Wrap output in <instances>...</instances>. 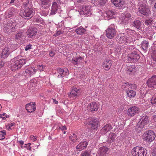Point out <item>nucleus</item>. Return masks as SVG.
Masks as SVG:
<instances>
[{"mask_svg": "<svg viewBox=\"0 0 156 156\" xmlns=\"http://www.w3.org/2000/svg\"><path fill=\"white\" fill-rule=\"evenodd\" d=\"M26 63L25 59H19L17 57H15L12 60L11 69L13 71L20 69Z\"/></svg>", "mask_w": 156, "mask_h": 156, "instance_id": "f257e3e1", "label": "nucleus"}, {"mask_svg": "<svg viewBox=\"0 0 156 156\" xmlns=\"http://www.w3.org/2000/svg\"><path fill=\"white\" fill-rule=\"evenodd\" d=\"M84 123L87 125L91 130H97L98 127L99 121L96 118H90L87 119Z\"/></svg>", "mask_w": 156, "mask_h": 156, "instance_id": "f03ea898", "label": "nucleus"}, {"mask_svg": "<svg viewBox=\"0 0 156 156\" xmlns=\"http://www.w3.org/2000/svg\"><path fill=\"white\" fill-rule=\"evenodd\" d=\"M116 41L122 44H129L133 42V38L129 36H127L124 34H119L117 37Z\"/></svg>", "mask_w": 156, "mask_h": 156, "instance_id": "7ed1b4c3", "label": "nucleus"}, {"mask_svg": "<svg viewBox=\"0 0 156 156\" xmlns=\"http://www.w3.org/2000/svg\"><path fill=\"white\" fill-rule=\"evenodd\" d=\"M33 9L25 6L24 9L20 12V16L23 18L29 19L33 16Z\"/></svg>", "mask_w": 156, "mask_h": 156, "instance_id": "20e7f679", "label": "nucleus"}, {"mask_svg": "<svg viewBox=\"0 0 156 156\" xmlns=\"http://www.w3.org/2000/svg\"><path fill=\"white\" fill-rule=\"evenodd\" d=\"M147 153L145 149L139 147H134L132 151L133 156H145Z\"/></svg>", "mask_w": 156, "mask_h": 156, "instance_id": "39448f33", "label": "nucleus"}, {"mask_svg": "<svg viewBox=\"0 0 156 156\" xmlns=\"http://www.w3.org/2000/svg\"><path fill=\"white\" fill-rule=\"evenodd\" d=\"M116 32L115 25L113 24H111L106 30V36L109 38L112 39L115 35Z\"/></svg>", "mask_w": 156, "mask_h": 156, "instance_id": "423d86ee", "label": "nucleus"}, {"mask_svg": "<svg viewBox=\"0 0 156 156\" xmlns=\"http://www.w3.org/2000/svg\"><path fill=\"white\" fill-rule=\"evenodd\" d=\"M155 137L154 132L151 130H149L143 135V139L147 142H151L154 140Z\"/></svg>", "mask_w": 156, "mask_h": 156, "instance_id": "0eeeda50", "label": "nucleus"}, {"mask_svg": "<svg viewBox=\"0 0 156 156\" xmlns=\"http://www.w3.org/2000/svg\"><path fill=\"white\" fill-rule=\"evenodd\" d=\"M140 58V56L136 51L133 52L128 54L126 57V59L128 62H135L138 61Z\"/></svg>", "mask_w": 156, "mask_h": 156, "instance_id": "6e6552de", "label": "nucleus"}, {"mask_svg": "<svg viewBox=\"0 0 156 156\" xmlns=\"http://www.w3.org/2000/svg\"><path fill=\"white\" fill-rule=\"evenodd\" d=\"M90 6L87 5L82 6L81 9L79 11L80 15H85L86 16H90L91 14Z\"/></svg>", "mask_w": 156, "mask_h": 156, "instance_id": "1a4fd4ad", "label": "nucleus"}, {"mask_svg": "<svg viewBox=\"0 0 156 156\" xmlns=\"http://www.w3.org/2000/svg\"><path fill=\"white\" fill-rule=\"evenodd\" d=\"M149 122L148 117L147 116H143L140 119L137 124V127L139 131L144 128L147 124Z\"/></svg>", "mask_w": 156, "mask_h": 156, "instance_id": "9d476101", "label": "nucleus"}, {"mask_svg": "<svg viewBox=\"0 0 156 156\" xmlns=\"http://www.w3.org/2000/svg\"><path fill=\"white\" fill-rule=\"evenodd\" d=\"M81 90L78 88L73 87L71 90L69 96L72 100H75L80 94Z\"/></svg>", "mask_w": 156, "mask_h": 156, "instance_id": "9b49d317", "label": "nucleus"}, {"mask_svg": "<svg viewBox=\"0 0 156 156\" xmlns=\"http://www.w3.org/2000/svg\"><path fill=\"white\" fill-rule=\"evenodd\" d=\"M99 13L101 14V16L105 20H108L114 17V12L112 11H108L103 12L101 11H99Z\"/></svg>", "mask_w": 156, "mask_h": 156, "instance_id": "f8f14e48", "label": "nucleus"}, {"mask_svg": "<svg viewBox=\"0 0 156 156\" xmlns=\"http://www.w3.org/2000/svg\"><path fill=\"white\" fill-rule=\"evenodd\" d=\"M139 4L140 6L138 8V11L141 14L144 15H147L149 13L150 10L146 7L145 4H142L141 3H140Z\"/></svg>", "mask_w": 156, "mask_h": 156, "instance_id": "ddd939ff", "label": "nucleus"}, {"mask_svg": "<svg viewBox=\"0 0 156 156\" xmlns=\"http://www.w3.org/2000/svg\"><path fill=\"white\" fill-rule=\"evenodd\" d=\"M140 111V109L138 107L134 106L129 108L128 109L127 114L128 116L132 117L135 114L138 113Z\"/></svg>", "mask_w": 156, "mask_h": 156, "instance_id": "4468645a", "label": "nucleus"}, {"mask_svg": "<svg viewBox=\"0 0 156 156\" xmlns=\"http://www.w3.org/2000/svg\"><path fill=\"white\" fill-rule=\"evenodd\" d=\"M120 19L122 20V23L127 25L132 20L131 15L129 13H125L122 17H121Z\"/></svg>", "mask_w": 156, "mask_h": 156, "instance_id": "2eb2a0df", "label": "nucleus"}, {"mask_svg": "<svg viewBox=\"0 0 156 156\" xmlns=\"http://www.w3.org/2000/svg\"><path fill=\"white\" fill-rule=\"evenodd\" d=\"M147 83L150 87H155L156 86V75L153 76L148 79Z\"/></svg>", "mask_w": 156, "mask_h": 156, "instance_id": "dca6fc26", "label": "nucleus"}, {"mask_svg": "<svg viewBox=\"0 0 156 156\" xmlns=\"http://www.w3.org/2000/svg\"><path fill=\"white\" fill-rule=\"evenodd\" d=\"M57 72L59 73L58 75V78H62L68 75L69 72L68 70L66 68L63 69L60 68L57 69Z\"/></svg>", "mask_w": 156, "mask_h": 156, "instance_id": "f3484780", "label": "nucleus"}, {"mask_svg": "<svg viewBox=\"0 0 156 156\" xmlns=\"http://www.w3.org/2000/svg\"><path fill=\"white\" fill-rule=\"evenodd\" d=\"M37 29L36 28H30L27 32V34L29 38H31L36 34Z\"/></svg>", "mask_w": 156, "mask_h": 156, "instance_id": "a211bd4d", "label": "nucleus"}, {"mask_svg": "<svg viewBox=\"0 0 156 156\" xmlns=\"http://www.w3.org/2000/svg\"><path fill=\"white\" fill-rule=\"evenodd\" d=\"M51 0H40L39 3L44 9L49 7L51 5Z\"/></svg>", "mask_w": 156, "mask_h": 156, "instance_id": "6ab92c4d", "label": "nucleus"}, {"mask_svg": "<svg viewBox=\"0 0 156 156\" xmlns=\"http://www.w3.org/2000/svg\"><path fill=\"white\" fill-rule=\"evenodd\" d=\"M15 10L14 9L12 8L8 9L5 12L4 15L5 17L6 18L11 17L16 14Z\"/></svg>", "mask_w": 156, "mask_h": 156, "instance_id": "aec40b11", "label": "nucleus"}, {"mask_svg": "<svg viewBox=\"0 0 156 156\" xmlns=\"http://www.w3.org/2000/svg\"><path fill=\"white\" fill-rule=\"evenodd\" d=\"M99 107V105L97 103L93 102L88 105V108L91 112H94L97 111Z\"/></svg>", "mask_w": 156, "mask_h": 156, "instance_id": "412c9836", "label": "nucleus"}, {"mask_svg": "<svg viewBox=\"0 0 156 156\" xmlns=\"http://www.w3.org/2000/svg\"><path fill=\"white\" fill-rule=\"evenodd\" d=\"M26 108L29 112H32L36 109L35 105L32 102L27 104L26 105Z\"/></svg>", "mask_w": 156, "mask_h": 156, "instance_id": "4be33fe9", "label": "nucleus"}, {"mask_svg": "<svg viewBox=\"0 0 156 156\" xmlns=\"http://www.w3.org/2000/svg\"><path fill=\"white\" fill-rule=\"evenodd\" d=\"M37 70L32 67H29L26 69L24 74L26 76H30L34 74L36 72Z\"/></svg>", "mask_w": 156, "mask_h": 156, "instance_id": "5701e85b", "label": "nucleus"}, {"mask_svg": "<svg viewBox=\"0 0 156 156\" xmlns=\"http://www.w3.org/2000/svg\"><path fill=\"white\" fill-rule=\"evenodd\" d=\"M112 65V61L107 59H105L103 64V67L105 70L109 69L110 68Z\"/></svg>", "mask_w": 156, "mask_h": 156, "instance_id": "b1692460", "label": "nucleus"}, {"mask_svg": "<svg viewBox=\"0 0 156 156\" xmlns=\"http://www.w3.org/2000/svg\"><path fill=\"white\" fill-rule=\"evenodd\" d=\"M83 61V58L80 56L73 57L72 60V62L73 64L77 65L81 63Z\"/></svg>", "mask_w": 156, "mask_h": 156, "instance_id": "393cba45", "label": "nucleus"}, {"mask_svg": "<svg viewBox=\"0 0 156 156\" xmlns=\"http://www.w3.org/2000/svg\"><path fill=\"white\" fill-rule=\"evenodd\" d=\"M123 87L127 91L130 89H134L137 87V85L135 84H132L129 83H126L123 85Z\"/></svg>", "mask_w": 156, "mask_h": 156, "instance_id": "a878e982", "label": "nucleus"}, {"mask_svg": "<svg viewBox=\"0 0 156 156\" xmlns=\"http://www.w3.org/2000/svg\"><path fill=\"white\" fill-rule=\"evenodd\" d=\"M88 145V142L86 141L81 142L76 147V149L78 151H80L86 148Z\"/></svg>", "mask_w": 156, "mask_h": 156, "instance_id": "bb28decb", "label": "nucleus"}, {"mask_svg": "<svg viewBox=\"0 0 156 156\" xmlns=\"http://www.w3.org/2000/svg\"><path fill=\"white\" fill-rule=\"evenodd\" d=\"M108 150V148L105 147H101L99 150L100 156H107V152Z\"/></svg>", "mask_w": 156, "mask_h": 156, "instance_id": "cd10ccee", "label": "nucleus"}, {"mask_svg": "<svg viewBox=\"0 0 156 156\" xmlns=\"http://www.w3.org/2000/svg\"><path fill=\"white\" fill-rule=\"evenodd\" d=\"M112 128V126L110 124H107L102 127L101 130V133L103 134H105Z\"/></svg>", "mask_w": 156, "mask_h": 156, "instance_id": "c85d7f7f", "label": "nucleus"}, {"mask_svg": "<svg viewBox=\"0 0 156 156\" xmlns=\"http://www.w3.org/2000/svg\"><path fill=\"white\" fill-rule=\"evenodd\" d=\"M10 53L9 49L5 47L2 50V53L1 57L3 58H7Z\"/></svg>", "mask_w": 156, "mask_h": 156, "instance_id": "c756f323", "label": "nucleus"}, {"mask_svg": "<svg viewBox=\"0 0 156 156\" xmlns=\"http://www.w3.org/2000/svg\"><path fill=\"white\" fill-rule=\"evenodd\" d=\"M114 5L117 7H122L124 3V0H111Z\"/></svg>", "mask_w": 156, "mask_h": 156, "instance_id": "7c9ffc66", "label": "nucleus"}, {"mask_svg": "<svg viewBox=\"0 0 156 156\" xmlns=\"http://www.w3.org/2000/svg\"><path fill=\"white\" fill-rule=\"evenodd\" d=\"M58 10V7L57 6V4L56 2H54L52 4L51 10V12L50 13V15L55 14Z\"/></svg>", "mask_w": 156, "mask_h": 156, "instance_id": "2f4dec72", "label": "nucleus"}, {"mask_svg": "<svg viewBox=\"0 0 156 156\" xmlns=\"http://www.w3.org/2000/svg\"><path fill=\"white\" fill-rule=\"evenodd\" d=\"M24 32L21 30L17 32L15 35V39L17 40H20L24 37Z\"/></svg>", "mask_w": 156, "mask_h": 156, "instance_id": "473e14b6", "label": "nucleus"}, {"mask_svg": "<svg viewBox=\"0 0 156 156\" xmlns=\"http://www.w3.org/2000/svg\"><path fill=\"white\" fill-rule=\"evenodd\" d=\"M152 53V57L154 60L156 61V41L154 42L151 47Z\"/></svg>", "mask_w": 156, "mask_h": 156, "instance_id": "72a5a7b5", "label": "nucleus"}, {"mask_svg": "<svg viewBox=\"0 0 156 156\" xmlns=\"http://www.w3.org/2000/svg\"><path fill=\"white\" fill-rule=\"evenodd\" d=\"M85 30L82 27H80L76 29L75 32L78 34L82 35L85 32Z\"/></svg>", "mask_w": 156, "mask_h": 156, "instance_id": "f704fd0d", "label": "nucleus"}, {"mask_svg": "<svg viewBox=\"0 0 156 156\" xmlns=\"http://www.w3.org/2000/svg\"><path fill=\"white\" fill-rule=\"evenodd\" d=\"M132 25L134 27L138 29L141 26V23L139 20H135L133 21Z\"/></svg>", "mask_w": 156, "mask_h": 156, "instance_id": "c9c22d12", "label": "nucleus"}, {"mask_svg": "<svg viewBox=\"0 0 156 156\" xmlns=\"http://www.w3.org/2000/svg\"><path fill=\"white\" fill-rule=\"evenodd\" d=\"M115 137V133H111L108 136V141L109 142L111 143L113 142Z\"/></svg>", "mask_w": 156, "mask_h": 156, "instance_id": "e433bc0d", "label": "nucleus"}, {"mask_svg": "<svg viewBox=\"0 0 156 156\" xmlns=\"http://www.w3.org/2000/svg\"><path fill=\"white\" fill-rule=\"evenodd\" d=\"M148 45V42L146 40L143 41L141 43V47L144 50L147 49Z\"/></svg>", "mask_w": 156, "mask_h": 156, "instance_id": "4c0bfd02", "label": "nucleus"}, {"mask_svg": "<svg viewBox=\"0 0 156 156\" xmlns=\"http://www.w3.org/2000/svg\"><path fill=\"white\" fill-rule=\"evenodd\" d=\"M126 32L128 35L127 36H129L130 37H132L133 38V39H134V36L136 33L134 30L130 29H127Z\"/></svg>", "mask_w": 156, "mask_h": 156, "instance_id": "58836bf2", "label": "nucleus"}, {"mask_svg": "<svg viewBox=\"0 0 156 156\" xmlns=\"http://www.w3.org/2000/svg\"><path fill=\"white\" fill-rule=\"evenodd\" d=\"M127 95L130 98L134 97L136 95V92L133 90H130L126 91Z\"/></svg>", "mask_w": 156, "mask_h": 156, "instance_id": "ea45409f", "label": "nucleus"}, {"mask_svg": "<svg viewBox=\"0 0 156 156\" xmlns=\"http://www.w3.org/2000/svg\"><path fill=\"white\" fill-rule=\"evenodd\" d=\"M69 139L73 143H74L77 140V138L76 134H73L69 136Z\"/></svg>", "mask_w": 156, "mask_h": 156, "instance_id": "a19ab883", "label": "nucleus"}, {"mask_svg": "<svg viewBox=\"0 0 156 156\" xmlns=\"http://www.w3.org/2000/svg\"><path fill=\"white\" fill-rule=\"evenodd\" d=\"M11 29L10 30V32H13L15 30V29L17 28L16 27V24L15 23L11 21Z\"/></svg>", "mask_w": 156, "mask_h": 156, "instance_id": "79ce46f5", "label": "nucleus"}, {"mask_svg": "<svg viewBox=\"0 0 156 156\" xmlns=\"http://www.w3.org/2000/svg\"><path fill=\"white\" fill-rule=\"evenodd\" d=\"M127 69L128 72H133L135 70V66L134 65L129 66L127 67Z\"/></svg>", "mask_w": 156, "mask_h": 156, "instance_id": "37998d69", "label": "nucleus"}, {"mask_svg": "<svg viewBox=\"0 0 156 156\" xmlns=\"http://www.w3.org/2000/svg\"><path fill=\"white\" fill-rule=\"evenodd\" d=\"M11 21L8 22L4 26L5 30L7 32H10V30L11 29Z\"/></svg>", "mask_w": 156, "mask_h": 156, "instance_id": "c03bdc74", "label": "nucleus"}, {"mask_svg": "<svg viewBox=\"0 0 156 156\" xmlns=\"http://www.w3.org/2000/svg\"><path fill=\"white\" fill-rule=\"evenodd\" d=\"M5 135L6 132L5 130H3L0 131V140H3L5 139Z\"/></svg>", "mask_w": 156, "mask_h": 156, "instance_id": "a18cd8bd", "label": "nucleus"}, {"mask_svg": "<svg viewBox=\"0 0 156 156\" xmlns=\"http://www.w3.org/2000/svg\"><path fill=\"white\" fill-rule=\"evenodd\" d=\"M153 21V20L151 19H147L145 20V23L147 26H150L151 25Z\"/></svg>", "mask_w": 156, "mask_h": 156, "instance_id": "49530a36", "label": "nucleus"}, {"mask_svg": "<svg viewBox=\"0 0 156 156\" xmlns=\"http://www.w3.org/2000/svg\"><path fill=\"white\" fill-rule=\"evenodd\" d=\"M36 80L35 79H33L30 81L28 84H30L31 87H35L36 85Z\"/></svg>", "mask_w": 156, "mask_h": 156, "instance_id": "de8ad7c7", "label": "nucleus"}, {"mask_svg": "<svg viewBox=\"0 0 156 156\" xmlns=\"http://www.w3.org/2000/svg\"><path fill=\"white\" fill-rule=\"evenodd\" d=\"M151 103L154 104L156 102V93L153 96L151 100Z\"/></svg>", "mask_w": 156, "mask_h": 156, "instance_id": "09e8293b", "label": "nucleus"}, {"mask_svg": "<svg viewBox=\"0 0 156 156\" xmlns=\"http://www.w3.org/2000/svg\"><path fill=\"white\" fill-rule=\"evenodd\" d=\"M15 127V126L14 123H11L8 125L7 129L9 130L14 129Z\"/></svg>", "mask_w": 156, "mask_h": 156, "instance_id": "8fccbe9b", "label": "nucleus"}, {"mask_svg": "<svg viewBox=\"0 0 156 156\" xmlns=\"http://www.w3.org/2000/svg\"><path fill=\"white\" fill-rule=\"evenodd\" d=\"M98 5L99 6H103L105 5L106 2L104 0H98Z\"/></svg>", "mask_w": 156, "mask_h": 156, "instance_id": "3c124183", "label": "nucleus"}, {"mask_svg": "<svg viewBox=\"0 0 156 156\" xmlns=\"http://www.w3.org/2000/svg\"><path fill=\"white\" fill-rule=\"evenodd\" d=\"M133 48L132 46H130L126 48L125 52L128 53V52H130Z\"/></svg>", "mask_w": 156, "mask_h": 156, "instance_id": "603ef678", "label": "nucleus"}, {"mask_svg": "<svg viewBox=\"0 0 156 156\" xmlns=\"http://www.w3.org/2000/svg\"><path fill=\"white\" fill-rule=\"evenodd\" d=\"M0 118L3 120H5L7 118V115L5 113H3L2 114L0 115Z\"/></svg>", "mask_w": 156, "mask_h": 156, "instance_id": "864d4df0", "label": "nucleus"}, {"mask_svg": "<svg viewBox=\"0 0 156 156\" xmlns=\"http://www.w3.org/2000/svg\"><path fill=\"white\" fill-rule=\"evenodd\" d=\"M59 129H60L61 130L63 131L65 130H66L67 129V128L64 125V126H61L59 127Z\"/></svg>", "mask_w": 156, "mask_h": 156, "instance_id": "5fc2aeb1", "label": "nucleus"}, {"mask_svg": "<svg viewBox=\"0 0 156 156\" xmlns=\"http://www.w3.org/2000/svg\"><path fill=\"white\" fill-rule=\"evenodd\" d=\"M31 139L33 141H36L37 139V138L36 136H34V135H31L30 136Z\"/></svg>", "mask_w": 156, "mask_h": 156, "instance_id": "6e6d98bb", "label": "nucleus"}, {"mask_svg": "<svg viewBox=\"0 0 156 156\" xmlns=\"http://www.w3.org/2000/svg\"><path fill=\"white\" fill-rule=\"evenodd\" d=\"M30 143L25 144L24 146V147L27 148V150H30L31 149V147L30 146Z\"/></svg>", "mask_w": 156, "mask_h": 156, "instance_id": "4d7b16f0", "label": "nucleus"}, {"mask_svg": "<svg viewBox=\"0 0 156 156\" xmlns=\"http://www.w3.org/2000/svg\"><path fill=\"white\" fill-rule=\"evenodd\" d=\"M37 68L38 70L40 71H43L44 67L43 65H39L37 66Z\"/></svg>", "mask_w": 156, "mask_h": 156, "instance_id": "13d9d810", "label": "nucleus"}, {"mask_svg": "<svg viewBox=\"0 0 156 156\" xmlns=\"http://www.w3.org/2000/svg\"><path fill=\"white\" fill-rule=\"evenodd\" d=\"M92 3L94 4V5L98 6L99 5L98 1H92L91 2Z\"/></svg>", "mask_w": 156, "mask_h": 156, "instance_id": "bf43d9fd", "label": "nucleus"}, {"mask_svg": "<svg viewBox=\"0 0 156 156\" xmlns=\"http://www.w3.org/2000/svg\"><path fill=\"white\" fill-rule=\"evenodd\" d=\"M55 53L54 51H50L49 55L50 57H53L54 56Z\"/></svg>", "mask_w": 156, "mask_h": 156, "instance_id": "052dcab7", "label": "nucleus"}, {"mask_svg": "<svg viewBox=\"0 0 156 156\" xmlns=\"http://www.w3.org/2000/svg\"><path fill=\"white\" fill-rule=\"evenodd\" d=\"M81 156H89V153L87 151H84L81 154Z\"/></svg>", "mask_w": 156, "mask_h": 156, "instance_id": "680f3d73", "label": "nucleus"}, {"mask_svg": "<svg viewBox=\"0 0 156 156\" xmlns=\"http://www.w3.org/2000/svg\"><path fill=\"white\" fill-rule=\"evenodd\" d=\"M31 46L30 44L27 45L25 48V50L26 51L31 49Z\"/></svg>", "mask_w": 156, "mask_h": 156, "instance_id": "e2e57ef3", "label": "nucleus"}, {"mask_svg": "<svg viewBox=\"0 0 156 156\" xmlns=\"http://www.w3.org/2000/svg\"><path fill=\"white\" fill-rule=\"evenodd\" d=\"M62 33H63L62 32L60 31H57V33L54 35V36L55 37H57L58 35L62 34Z\"/></svg>", "mask_w": 156, "mask_h": 156, "instance_id": "0e129e2a", "label": "nucleus"}, {"mask_svg": "<svg viewBox=\"0 0 156 156\" xmlns=\"http://www.w3.org/2000/svg\"><path fill=\"white\" fill-rule=\"evenodd\" d=\"M84 2V0H77V2L78 3H83Z\"/></svg>", "mask_w": 156, "mask_h": 156, "instance_id": "69168bd1", "label": "nucleus"}, {"mask_svg": "<svg viewBox=\"0 0 156 156\" xmlns=\"http://www.w3.org/2000/svg\"><path fill=\"white\" fill-rule=\"evenodd\" d=\"M80 77L81 78H85V75L83 74H81V75L80 76Z\"/></svg>", "mask_w": 156, "mask_h": 156, "instance_id": "338daca9", "label": "nucleus"}, {"mask_svg": "<svg viewBox=\"0 0 156 156\" xmlns=\"http://www.w3.org/2000/svg\"><path fill=\"white\" fill-rule=\"evenodd\" d=\"M19 142L20 144L22 145L23 144H24L23 141L21 140L19 141Z\"/></svg>", "mask_w": 156, "mask_h": 156, "instance_id": "774afa93", "label": "nucleus"}]
</instances>
